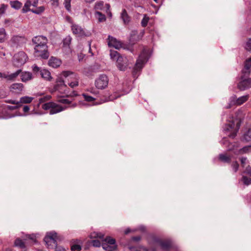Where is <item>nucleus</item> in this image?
<instances>
[{
	"instance_id": "nucleus-1",
	"label": "nucleus",
	"mask_w": 251,
	"mask_h": 251,
	"mask_svg": "<svg viewBox=\"0 0 251 251\" xmlns=\"http://www.w3.org/2000/svg\"><path fill=\"white\" fill-rule=\"evenodd\" d=\"M251 73V56L244 63V67L241 71L240 80L237 84L238 88L244 91L251 87V78L249 77Z\"/></svg>"
},
{
	"instance_id": "nucleus-2",
	"label": "nucleus",
	"mask_w": 251,
	"mask_h": 251,
	"mask_svg": "<svg viewBox=\"0 0 251 251\" xmlns=\"http://www.w3.org/2000/svg\"><path fill=\"white\" fill-rule=\"evenodd\" d=\"M221 144L225 145V147L227 148V151H232L236 155L251 153V145L246 146L238 149L236 144H232L229 142L226 137L223 138L221 141Z\"/></svg>"
},
{
	"instance_id": "nucleus-3",
	"label": "nucleus",
	"mask_w": 251,
	"mask_h": 251,
	"mask_svg": "<svg viewBox=\"0 0 251 251\" xmlns=\"http://www.w3.org/2000/svg\"><path fill=\"white\" fill-rule=\"evenodd\" d=\"M149 58L148 50L145 49H143L139 55L133 70L132 75L134 78L137 77L138 73L143 68L144 65L148 61Z\"/></svg>"
},
{
	"instance_id": "nucleus-4",
	"label": "nucleus",
	"mask_w": 251,
	"mask_h": 251,
	"mask_svg": "<svg viewBox=\"0 0 251 251\" xmlns=\"http://www.w3.org/2000/svg\"><path fill=\"white\" fill-rule=\"evenodd\" d=\"M42 108L44 110H50V114H56L66 109V107H63L53 102H46L42 105Z\"/></svg>"
},
{
	"instance_id": "nucleus-5",
	"label": "nucleus",
	"mask_w": 251,
	"mask_h": 251,
	"mask_svg": "<svg viewBox=\"0 0 251 251\" xmlns=\"http://www.w3.org/2000/svg\"><path fill=\"white\" fill-rule=\"evenodd\" d=\"M34 55L43 59H47L50 56L47 45L34 46Z\"/></svg>"
},
{
	"instance_id": "nucleus-6",
	"label": "nucleus",
	"mask_w": 251,
	"mask_h": 251,
	"mask_svg": "<svg viewBox=\"0 0 251 251\" xmlns=\"http://www.w3.org/2000/svg\"><path fill=\"white\" fill-rule=\"evenodd\" d=\"M27 58V56L25 52L19 51L13 57V64L16 67H20L26 62Z\"/></svg>"
},
{
	"instance_id": "nucleus-7",
	"label": "nucleus",
	"mask_w": 251,
	"mask_h": 251,
	"mask_svg": "<svg viewBox=\"0 0 251 251\" xmlns=\"http://www.w3.org/2000/svg\"><path fill=\"white\" fill-rule=\"evenodd\" d=\"M102 241L101 246L104 250H116L117 245L115 239L110 236L106 237Z\"/></svg>"
},
{
	"instance_id": "nucleus-8",
	"label": "nucleus",
	"mask_w": 251,
	"mask_h": 251,
	"mask_svg": "<svg viewBox=\"0 0 251 251\" xmlns=\"http://www.w3.org/2000/svg\"><path fill=\"white\" fill-rule=\"evenodd\" d=\"M56 84L54 86L55 91H58L60 94L68 96V90L67 86L65 84L64 80L61 78H58L56 80Z\"/></svg>"
},
{
	"instance_id": "nucleus-9",
	"label": "nucleus",
	"mask_w": 251,
	"mask_h": 251,
	"mask_svg": "<svg viewBox=\"0 0 251 251\" xmlns=\"http://www.w3.org/2000/svg\"><path fill=\"white\" fill-rule=\"evenodd\" d=\"M95 86L99 89H103L106 88L108 84V77L105 75H100L95 80Z\"/></svg>"
},
{
	"instance_id": "nucleus-10",
	"label": "nucleus",
	"mask_w": 251,
	"mask_h": 251,
	"mask_svg": "<svg viewBox=\"0 0 251 251\" xmlns=\"http://www.w3.org/2000/svg\"><path fill=\"white\" fill-rule=\"evenodd\" d=\"M71 29L73 33L78 37L89 36V32H86L80 25L76 24H73L71 26Z\"/></svg>"
},
{
	"instance_id": "nucleus-11",
	"label": "nucleus",
	"mask_w": 251,
	"mask_h": 251,
	"mask_svg": "<svg viewBox=\"0 0 251 251\" xmlns=\"http://www.w3.org/2000/svg\"><path fill=\"white\" fill-rule=\"evenodd\" d=\"M128 60L126 56H119L117 58V66L121 71H125L128 66Z\"/></svg>"
},
{
	"instance_id": "nucleus-12",
	"label": "nucleus",
	"mask_w": 251,
	"mask_h": 251,
	"mask_svg": "<svg viewBox=\"0 0 251 251\" xmlns=\"http://www.w3.org/2000/svg\"><path fill=\"white\" fill-rule=\"evenodd\" d=\"M57 239V233L54 231H50L48 232L44 238V241L46 245L48 246L51 245V243L55 244L56 243V239Z\"/></svg>"
},
{
	"instance_id": "nucleus-13",
	"label": "nucleus",
	"mask_w": 251,
	"mask_h": 251,
	"mask_svg": "<svg viewBox=\"0 0 251 251\" xmlns=\"http://www.w3.org/2000/svg\"><path fill=\"white\" fill-rule=\"evenodd\" d=\"M34 46H39L47 45L48 39L46 36L40 35L34 37L32 39Z\"/></svg>"
},
{
	"instance_id": "nucleus-14",
	"label": "nucleus",
	"mask_w": 251,
	"mask_h": 251,
	"mask_svg": "<svg viewBox=\"0 0 251 251\" xmlns=\"http://www.w3.org/2000/svg\"><path fill=\"white\" fill-rule=\"evenodd\" d=\"M229 151L228 153L220 154L219 155L218 159L223 163H230L232 159H234V157L233 155V152L232 151Z\"/></svg>"
},
{
	"instance_id": "nucleus-15",
	"label": "nucleus",
	"mask_w": 251,
	"mask_h": 251,
	"mask_svg": "<svg viewBox=\"0 0 251 251\" xmlns=\"http://www.w3.org/2000/svg\"><path fill=\"white\" fill-rule=\"evenodd\" d=\"M72 40V37L70 35H68L66 36L63 40L62 49L66 54H69L71 52L70 44Z\"/></svg>"
},
{
	"instance_id": "nucleus-16",
	"label": "nucleus",
	"mask_w": 251,
	"mask_h": 251,
	"mask_svg": "<svg viewBox=\"0 0 251 251\" xmlns=\"http://www.w3.org/2000/svg\"><path fill=\"white\" fill-rule=\"evenodd\" d=\"M107 40L109 47H114L116 49H119L122 48V44L115 38L109 35Z\"/></svg>"
},
{
	"instance_id": "nucleus-17",
	"label": "nucleus",
	"mask_w": 251,
	"mask_h": 251,
	"mask_svg": "<svg viewBox=\"0 0 251 251\" xmlns=\"http://www.w3.org/2000/svg\"><path fill=\"white\" fill-rule=\"evenodd\" d=\"M71 250L72 251H79L81 250L82 241L78 239H72L71 241Z\"/></svg>"
},
{
	"instance_id": "nucleus-18",
	"label": "nucleus",
	"mask_w": 251,
	"mask_h": 251,
	"mask_svg": "<svg viewBox=\"0 0 251 251\" xmlns=\"http://www.w3.org/2000/svg\"><path fill=\"white\" fill-rule=\"evenodd\" d=\"M120 18L125 25H128L131 20V17L128 15L125 9H122L120 15Z\"/></svg>"
},
{
	"instance_id": "nucleus-19",
	"label": "nucleus",
	"mask_w": 251,
	"mask_h": 251,
	"mask_svg": "<svg viewBox=\"0 0 251 251\" xmlns=\"http://www.w3.org/2000/svg\"><path fill=\"white\" fill-rule=\"evenodd\" d=\"M23 84L21 83L12 84L10 87V91L15 93H20L23 90Z\"/></svg>"
},
{
	"instance_id": "nucleus-20",
	"label": "nucleus",
	"mask_w": 251,
	"mask_h": 251,
	"mask_svg": "<svg viewBox=\"0 0 251 251\" xmlns=\"http://www.w3.org/2000/svg\"><path fill=\"white\" fill-rule=\"evenodd\" d=\"M61 64V61L53 57H51L49 61V65L50 66L56 68L60 66Z\"/></svg>"
},
{
	"instance_id": "nucleus-21",
	"label": "nucleus",
	"mask_w": 251,
	"mask_h": 251,
	"mask_svg": "<svg viewBox=\"0 0 251 251\" xmlns=\"http://www.w3.org/2000/svg\"><path fill=\"white\" fill-rule=\"evenodd\" d=\"M43 78L48 81H50L52 79L50 73L47 69H43L41 71L40 75Z\"/></svg>"
},
{
	"instance_id": "nucleus-22",
	"label": "nucleus",
	"mask_w": 251,
	"mask_h": 251,
	"mask_svg": "<svg viewBox=\"0 0 251 251\" xmlns=\"http://www.w3.org/2000/svg\"><path fill=\"white\" fill-rule=\"evenodd\" d=\"M23 82H26L32 78V74L30 72L23 73L21 75Z\"/></svg>"
},
{
	"instance_id": "nucleus-23",
	"label": "nucleus",
	"mask_w": 251,
	"mask_h": 251,
	"mask_svg": "<svg viewBox=\"0 0 251 251\" xmlns=\"http://www.w3.org/2000/svg\"><path fill=\"white\" fill-rule=\"evenodd\" d=\"M33 100V98L32 97L28 96L23 97L20 98V101H19V105L21 106L22 105V103H29L32 101Z\"/></svg>"
},
{
	"instance_id": "nucleus-24",
	"label": "nucleus",
	"mask_w": 251,
	"mask_h": 251,
	"mask_svg": "<svg viewBox=\"0 0 251 251\" xmlns=\"http://www.w3.org/2000/svg\"><path fill=\"white\" fill-rule=\"evenodd\" d=\"M22 70L19 69L17 70L16 72L12 73L10 75H6L5 76V78H6L8 80H12L15 79L18 75L21 73Z\"/></svg>"
},
{
	"instance_id": "nucleus-25",
	"label": "nucleus",
	"mask_w": 251,
	"mask_h": 251,
	"mask_svg": "<svg viewBox=\"0 0 251 251\" xmlns=\"http://www.w3.org/2000/svg\"><path fill=\"white\" fill-rule=\"evenodd\" d=\"M159 244L161 247L164 250L168 249L171 246V242L168 240L159 241Z\"/></svg>"
},
{
	"instance_id": "nucleus-26",
	"label": "nucleus",
	"mask_w": 251,
	"mask_h": 251,
	"mask_svg": "<svg viewBox=\"0 0 251 251\" xmlns=\"http://www.w3.org/2000/svg\"><path fill=\"white\" fill-rule=\"evenodd\" d=\"M90 236L92 239L98 238L102 239V240L104 239V234L101 232H94L91 234Z\"/></svg>"
},
{
	"instance_id": "nucleus-27",
	"label": "nucleus",
	"mask_w": 251,
	"mask_h": 251,
	"mask_svg": "<svg viewBox=\"0 0 251 251\" xmlns=\"http://www.w3.org/2000/svg\"><path fill=\"white\" fill-rule=\"evenodd\" d=\"M95 17L100 22H102L106 20L105 15L102 14L99 11H96L95 12Z\"/></svg>"
},
{
	"instance_id": "nucleus-28",
	"label": "nucleus",
	"mask_w": 251,
	"mask_h": 251,
	"mask_svg": "<svg viewBox=\"0 0 251 251\" xmlns=\"http://www.w3.org/2000/svg\"><path fill=\"white\" fill-rule=\"evenodd\" d=\"M31 5V2L29 0H26L25 5L22 9L23 13H26L28 11H31V9L29 8V7Z\"/></svg>"
},
{
	"instance_id": "nucleus-29",
	"label": "nucleus",
	"mask_w": 251,
	"mask_h": 251,
	"mask_svg": "<svg viewBox=\"0 0 251 251\" xmlns=\"http://www.w3.org/2000/svg\"><path fill=\"white\" fill-rule=\"evenodd\" d=\"M10 4L11 7L15 9H19L22 6V3L18 0L11 1Z\"/></svg>"
},
{
	"instance_id": "nucleus-30",
	"label": "nucleus",
	"mask_w": 251,
	"mask_h": 251,
	"mask_svg": "<svg viewBox=\"0 0 251 251\" xmlns=\"http://www.w3.org/2000/svg\"><path fill=\"white\" fill-rule=\"evenodd\" d=\"M248 98L249 96L247 95L239 97L236 100V104H237V105L242 104L244 102H245L248 100Z\"/></svg>"
},
{
	"instance_id": "nucleus-31",
	"label": "nucleus",
	"mask_w": 251,
	"mask_h": 251,
	"mask_svg": "<svg viewBox=\"0 0 251 251\" xmlns=\"http://www.w3.org/2000/svg\"><path fill=\"white\" fill-rule=\"evenodd\" d=\"M6 38V33L3 28H0V42L2 43L5 41Z\"/></svg>"
},
{
	"instance_id": "nucleus-32",
	"label": "nucleus",
	"mask_w": 251,
	"mask_h": 251,
	"mask_svg": "<svg viewBox=\"0 0 251 251\" xmlns=\"http://www.w3.org/2000/svg\"><path fill=\"white\" fill-rule=\"evenodd\" d=\"M32 70L33 73L36 75H40L41 74V71L43 70L41 68L37 66V65L34 64L32 66Z\"/></svg>"
},
{
	"instance_id": "nucleus-33",
	"label": "nucleus",
	"mask_w": 251,
	"mask_h": 251,
	"mask_svg": "<svg viewBox=\"0 0 251 251\" xmlns=\"http://www.w3.org/2000/svg\"><path fill=\"white\" fill-rule=\"evenodd\" d=\"M14 244L16 246L19 247L21 249H25V243L20 238L16 239Z\"/></svg>"
},
{
	"instance_id": "nucleus-34",
	"label": "nucleus",
	"mask_w": 251,
	"mask_h": 251,
	"mask_svg": "<svg viewBox=\"0 0 251 251\" xmlns=\"http://www.w3.org/2000/svg\"><path fill=\"white\" fill-rule=\"evenodd\" d=\"M243 139L247 142L251 140V128H250L248 131L244 133Z\"/></svg>"
},
{
	"instance_id": "nucleus-35",
	"label": "nucleus",
	"mask_w": 251,
	"mask_h": 251,
	"mask_svg": "<svg viewBox=\"0 0 251 251\" xmlns=\"http://www.w3.org/2000/svg\"><path fill=\"white\" fill-rule=\"evenodd\" d=\"M110 55L111 58L112 60H116L117 61L118 57L119 56H121V55H120V54L118 53V52L117 51L112 50H110Z\"/></svg>"
},
{
	"instance_id": "nucleus-36",
	"label": "nucleus",
	"mask_w": 251,
	"mask_h": 251,
	"mask_svg": "<svg viewBox=\"0 0 251 251\" xmlns=\"http://www.w3.org/2000/svg\"><path fill=\"white\" fill-rule=\"evenodd\" d=\"M235 125V122L233 121V120H232V121L230 122V123L226 125L225 130L226 131H227L233 129L234 128Z\"/></svg>"
},
{
	"instance_id": "nucleus-37",
	"label": "nucleus",
	"mask_w": 251,
	"mask_h": 251,
	"mask_svg": "<svg viewBox=\"0 0 251 251\" xmlns=\"http://www.w3.org/2000/svg\"><path fill=\"white\" fill-rule=\"evenodd\" d=\"M104 7V2L102 1H98L95 3V9L96 10H103Z\"/></svg>"
},
{
	"instance_id": "nucleus-38",
	"label": "nucleus",
	"mask_w": 251,
	"mask_h": 251,
	"mask_svg": "<svg viewBox=\"0 0 251 251\" xmlns=\"http://www.w3.org/2000/svg\"><path fill=\"white\" fill-rule=\"evenodd\" d=\"M241 181L246 185L251 184V178L248 177L246 176H243Z\"/></svg>"
},
{
	"instance_id": "nucleus-39",
	"label": "nucleus",
	"mask_w": 251,
	"mask_h": 251,
	"mask_svg": "<svg viewBox=\"0 0 251 251\" xmlns=\"http://www.w3.org/2000/svg\"><path fill=\"white\" fill-rule=\"evenodd\" d=\"M149 21V17H148L146 14L144 15V17L141 21V25L144 27H146L148 25Z\"/></svg>"
},
{
	"instance_id": "nucleus-40",
	"label": "nucleus",
	"mask_w": 251,
	"mask_h": 251,
	"mask_svg": "<svg viewBox=\"0 0 251 251\" xmlns=\"http://www.w3.org/2000/svg\"><path fill=\"white\" fill-rule=\"evenodd\" d=\"M241 166L245 168L246 166L249 163V161L246 157H241L240 158Z\"/></svg>"
},
{
	"instance_id": "nucleus-41",
	"label": "nucleus",
	"mask_w": 251,
	"mask_h": 251,
	"mask_svg": "<svg viewBox=\"0 0 251 251\" xmlns=\"http://www.w3.org/2000/svg\"><path fill=\"white\" fill-rule=\"evenodd\" d=\"M58 101L60 102V103H64V104H70L71 103V101L65 98V96H61L60 97V98H59L58 100Z\"/></svg>"
},
{
	"instance_id": "nucleus-42",
	"label": "nucleus",
	"mask_w": 251,
	"mask_h": 251,
	"mask_svg": "<svg viewBox=\"0 0 251 251\" xmlns=\"http://www.w3.org/2000/svg\"><path fill=\"white\" fill-rule=\"evenodd\" d=\"M72 0H64V6L66 9L70 12L71 11V2Z\"/></svg>"
},
{
	"instance_id": "nucleus-43",
	"label": "nucleus",
	"mask_w": 251,
	"mask_h": 251,
	"mask_svg": "<svg viewBox=\"0 0 251 251\" xmlns=\"http://www.w3.org/2000/svg\"><path fill=\"white\" fill-rule=\"evenodd\" d=\"M44 10L45 8L43 6H40L35 10L32 9L31 12L35 14H40L42 13Z\"/></svg>"
},
{
	"instance_id": "nucleus-44",
	"label": "nucleus",
	"mask_w": 251,
	"mask_h": 251,
	"mask_svg": "<svg viewBox=\"0 0 251 251\" xmlns=\"http://www.w3.org/2000/svg\"><path fill=\"white\" fill-rule=\"evenodd\" d=\"M239 167V164L237 161H233V162L231 164V167L232 168V169L235 173L238 171Z\"/></svg>"
},
{
	"instance_id": "nucleus-45",
	"label": "nucleus",
	"mask_w": 251,
	"mask_h": 251,
	"mask_svg": "<svg viewBox=\"0 0 251 251\" xmlns=\"http://www.w3.org/2000/svg\"><path fill=\"white\" fill-rule=\"evenodd\" d=\"M68 84L72 88H74L75 87H76L78 85V79H75L74 81L68 82Z\"/></svg>"
},
{
	"instance_id": "nucleus-46",
	"label": "nucleus",
	"mask_w": 251,
	"mask_h": 251,
	"mask_svg": "<svg viewBox=\"0 0 251 251\" xmlns=\"http://www.w3.org/2000/svg\"><path fill=\"white\" fill-rule=\"evenodd\" d=\"M83 96L85 100L88 102L93 101L95 100V98H94L93 97H92L90 96H89L87 94H83Z\"/></svg>"
},
{
	"instance_id": "nucleus-47",
	"label": "nucleus",
	"mask_w": 251,
	"mask_h": 251,
	"mask_svg": "<svg viewBox=\"0 0 251 251\" xmlns=\"http://www.w3.org/2000/svg\"><path fill=\"white\" fill-rule=\"evenodd\" d=\"M245 48L247 50H251V38H249L246 43Z\"/></svg>"
},
{
	"instance_id": "nucleus-48",
	"label": "nucleus",
	"mask_w": 251,
	"mask_h": 251,
	"mask_svg": "<svg viewBox=\"0 0 251 251\" xmlns=\"http://www.w3.org/2000/svg\"><path fill=\"white\" fill-rule=\"evenodd\" d=\"M51 98V97L50 96H44L42 98H40L39 99V101L40 103H43L45 101H46L48 100H49Z\"/></svg>"
},
{
	"instance_id": "nucleus-49",
	"label": "nucleus",
	"mask_w": 251,
	"mask_h": 251,
	"mask_svg": "<svg viewBox=\"0 0 251 251\" xmlns=\"http://www.w3.org/2000/svg\"><path fill=\"white\" fill-rule=\"evenodd\" d=\"M91 243L94 247H100L101 246V243L98 240H93L91 241Z\"/></svg>"
},
{
	"instance_id": "nucleus-50",
	"label": "nucleus",
	"mask_w": 251,
	"mask_h": 251,
	"mask_svg": "<svg viewBox=\"0 0 251 251\" xmlns=\"http://www.w3.org/2000/svg\"><path fill=\"white\" fill-rule=\"evenodd\" d=\"M7 7V5H5L4 4H1L0 7V15H1L2 14L4 13Z\"/></svg>"
},
{
	"instance_id": "nucleus-51",
	"label": "nucleus",
	"mask_w": 251,
	"mask_h": 251,
	"mask_svg": "<svg viewBox=\"0 0 251 251\" xmlns=\"http://www.w3.org/2000/svg\"><path fill=\"white\" fill-rule=\"evenodd\" d=\"M7 96V93L3 89H0V99H4Z\"/></svg>"
},
{
	"instance_id": "nucleus-52",
	"label": "nucleus",
	"mask_w": 251,
	"mask_h": 251,
	"mask_svg": "<svg viewBox=\"0 0 251 251\" xmlns=\"http://www.w3.org/2000/svg\"><path fill=\"white\" fill-rule=\"evenodd\" d=\"M244 173L249 175L251 176V167L250 165H248V166L246 167V169L244 170Z\"/></svg>"
},
{
	"instance_id": "nucleus-53",
	"label": "nucleus",
	"mask_w": 251,
	"mask_h": 251,
	"mask_svg": "<svg viewBox=\"0 0 251 251\" xmlns=\"http://www.w3.org/2000/svg\"><path fill=\"white\" fill-rule=\"evenodd\" d=\"M6 103H11L13 104H16V105H19V101L16 100H6L5 101Z\"/></svg>"
},
{
	"instance_id": "nucleus-54",
	"label": "nucleus",
	"mask_w": 251,
	"mask_h": 251,
	"mask_svg": "<svg viewBox=\"0 0 251 251\" xmlns=\"http://www.w3.org/2000/svg\"><path fill=\"white\" fill-rule=\"evenodd\" d=\"M123 94L122 95H117V94H115L114 95H111L109 97V100H113L115 99H116L118 98H119L121 95H123Z\"/></svg>"
},
{
	"instance_id": "nucleus-55",
	"label": "nucleus",
	"mask_w": 251,
	"mask_h": 251,
	"mask_svg": "<svg viewBox=\"0 0 251 251\" xmlns=\"http://www.w3.org/2000/svg\"><path fill=\"white\" fill-rule=\"evenodd\" d=\"M237 130H234L233 131H232L231 133H230L228 136L231 138H234L235 137V136H236V133H237Z\"/></svg>"
},
{
	"instance_id": "nucleus-56",
	"label": "nucleus",
	"mask_w": 251,
	"mask_h": 251,
	"mask_svg": "<svg viewBox=\"0 0 251 251\" xmlns=\"http://www.w3.org/2000/svg\"><path fill=\"white\" fill-rule=\"evenodd\" d=\"M51 5L57 7L59 5V0H50Z\"/></svg>"
},
{
	"instance_id": "nucleus-57",
	"label": "nucleus",
	"mask_w": 251,
	"mask_h": 251,
	"mask_svg": "<svg viewBox=\"0 0 251 251\" xmlns=\"http://www.w3.org/2000/svg\"><path fill=\"white\" fill-rule=\"evenodd\" d=\"M26 237L28 239L32 240L34 242L36 241V236L34 234L27 235H26Z\"/></svg>"
},
{
	"instance_id": "nucleus-58",
	"label": "nucleus",
	"mask_w": 251,
	"mask_h": 251,
	"mask_svg": "<svg viewBox=\"0 0 251 251\" xmlns=\"http://www.w3.org/2000/svg\"><path fill=\"white\" fill-rule=\"evenodd\" d=\"M54 251H66V249L61 246H56Z\"/></svg>"
},
{
	"instance_id": "nucleus-59",
	"label": "nucleus",
	"mask_w": 251,
	"mask_h": 251,
	"mask_svg": "<svg viewBox=\"0 0 251 251\" xmlns=\"http://www.w3.org/2000/svg\"><path fill=\"white\" fill-rule=\"evenodd\" d=\"M19 107H20V106L19 105H16L15 106L8 105L7 106V108L9 110H14V109H17Z\"/></svg>"
},
{
	"instance_id": "nucleus-60",
	"label": "nucleus",
	"mask_w": 251,
	"mask_h": 251,
	"mask_svg": "<svg viewBox=\"0 0 251 251\" xmlns=\"http://www.w3.org/2000/svg\"><path fill=\"white\" fill-rule=\"evenodd\" d=\"M29 110V106H28V105H25L23 107V111L25 113H26V112H28Z\"/></svg>"
},
{
	"instance_id": "nucleus-61",
	"label": "nucleus",
	"mask_w": 251,
	"mask_h": 251,
	"mask_svg": "<svg viewBox=\"0 0 251 251\" xmlns=\"http://www.w3.org/2000/svg\"><path fill=\"white\" fill-rule=\"evenodd\" d=\"M69 96L71 97H75L77 96V94L76 92L73 91L70 94H68V96L67 97H68ZM65 96L67 97L66 95Z\"/></svg>"
},
{
	"instance_id": "nucleus-62",
	"label": "nucleus",
	"mask_w": 251,
	"mask_h": 251,
	"mask_svg": "<svg viewBox=\"0 0 251 251\" xmlns=\"http://www.w3.org/2000/svg\"><path fill=\"white\" fill-rule=\"evenodd\" d=\"M132 239L133 240V241H139V240H140L141 239V237L140 236H135V237H133L132 238Z\"/></svg>"
},
{
	"instance_id": "nucleus-63",
	"label": "nucleus",
	"mask_w": 251,
	"mask_h": 251,
	"mask_svg": "<svg viewBox=\"0 0 251 251\" xmlns=\"http://www.w3.org/2000/svg\"><path fill=\"white\" fill-rule=\"evenodd\" d=\"M4 25H9L11 23V20L10 19H5L4 22Z\"/></svg>"
},
{
	"instance_id": "nucleus-64",
	"label": "nucleus",
	"mask_w": 251,
	"mask_h": 251,
	"mask_svg": "<svg viewBox=\"0 0 251 251\" xmlns=\"http://www.w3.org/2000/svg\"><path fill=\"white\" fill-rule=\"evenodd\" d=\"M70 75H73V74L72 73H70L69 72H64V75L65 77H68Z\"/></svg>"
}]
</instances>
